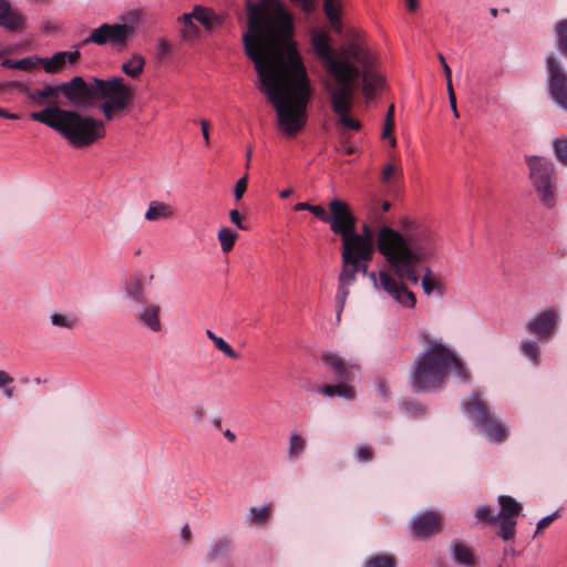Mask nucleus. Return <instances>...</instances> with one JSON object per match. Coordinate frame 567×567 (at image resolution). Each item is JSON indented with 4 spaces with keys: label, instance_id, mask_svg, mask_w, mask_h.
<instances>
[{
    "label": "nucleus",
    "instance_id": "obj_62",
    "mask_svg": "<svg viewBox=\"0 0 567 567\" xmlns=\"http://www.w3.org/2000/svg\"><path fill=\"white\" fill-rule=\"evenodd\" d=\"M361 236H369L370 238L373 239L372 237V233H371V229L368 225H364L363 228H362V234H360Z\"/></svg>",
    "mask_w": 567,
    "mask_h": 567
},
{
    "label": "nucleus",
    "instance_id": "obj_2",
    "mask_svg": "<svg viewBox=\"0 0 567 567\" xmlns=\"http://www.w3.org/2000/svg\"><path fill=\"white\" fill-rule=\"evenodd\" d=\"M437 248L435 233L423 224L411 223L402 231L382 226L377 235V249L389 269L369 272V262L358 260V274L368 275L377 289L385 291L398 303L414 308L416 299L405 281L416 285L420 280L417 267Z\"/></svg>",
    "mask_w": 567,
    "mask_h": 567
},
{
    "label": "nucleus",
    "instance_id": "obj_15",
    "mask_svg": "<svg viewBox=\"0 0 567 567\" xmlns=\"http://www.w3.org/2000/svg\"><path fill=\"white\" fill-rule=\"evenodd\" d=\"M546 63L550 94L554 101L567 111V75L553 55L547 58Z\"/></svg>",
    "mask_w": 567,
    "mask_h": 567
},
{
    "label": "nucleus",
    "instance_id": "obj_32",
    "mask_svg": "<svg viewBox=\"0 0 567 567\" xmlns=\"http://www.w3.org/2000/svg\"><path fill=\"white\" fill-rule=\"evenodd\" d=\"M125 291L128 298L137 303H146L144 287L140 279H132L126 284Z\"/></svg>",
    "mask_w": 567,
    "mask_h": 567
},
{
    "label": "nucleus",
    "instance_id": "obj_8",
    "mask_svg": "<svg viewBox=\"0 0 567 567\" xmlns=\"http://www.w3.org/2000/svg\"><path fill=\"white\" fill-rule=\"evenodd\" d=\"M143 13L140 10L130 11L122 20L123 23H103L91 31L82 44L96 45L111 44L117 48L126 47L128 40L135 35L136 28L142 23Z\"/></svg>",
    "mask_w": 567,
    "mask_h": 567
},
{
    "label": "nucleus",
    "instance_id": "obj_6",
    "mask_svg": "<svg viewBox=\"0 0 567 567\" xmlns=\"http://www.w3.org/2000/svg\"><path fill=\"white\" fill-rule=\"evenodd\" d=\"M311 45L321 60L326 71L336 82H357L360 76V68L351 61L349 44L340 52L334 51L330 45V38L327 33L313 31L311 33Z\"/></svg>",
    "mask_w": 567,
    "mask_h": 567
},
{
    "label": "nucleus",
    "instance_id": "obj_23",
    "mask_svg": "<svg viewBox=\"0 0 567 567\" xmlns=\"http://www.w3.org/2000/svg\"><path fill=\"white\" fill-rule=\"evenodd\" d=\"M161 307L158 305H147L136 317L137 321L154 332L162 330L159 319Z\"/></svg>",
    "mask_w": 567,
    "mask_h": 567
},
{
    "label": "nucleus",
    "instance_id": "obj_46",
    "mask_svg": "<svg viewBox=\"0 0 567 567\" xmlns=\"http://www.w3.org/2000/svg\"><path fill=\"white\" fill-rule=\"evenodd\" d=\"M393 130H394V121H384L382 138H384V140L389 138L390 145L392 147H395L396 140H395V137H393Z\"/></svg>",
    "mask_w": 567,
    "mask_h": 567
},
{
    "label": "nucleus",
    "instance_id": "obj_9",
    "mask_svg": "<svg viewBox=\"0 0 567 567\" xmlns=\"http://www.w3.org/2000/svg\"><path fill=\"white\" fill-rule=\"evenodd\" d=\"M349 53L351 61L362 71V91L367 99H373L383 89L384 78L373 70L374 58L367 47L359 42L349 43Z\"/></svg>",
    "mask_w": 567,
    "mask_h": 567
},
{
    "label": "nucleus",
    "instance_id": "obj_14",
    "mask_svg": "<svg viewBox=\"0 0 567 567\" xmlns=\"http://www.w3.org/2000/svg\"><path fill=\"white\" fill-rule=\"evenodd\" d=\"M498 504L501 506V511L497 514V520L499 523L498 536L504 540L513 539L516 533V518L523 507L520 503L508 495L499 496Z\"/></svg>",
    "mask_w": 567,
    "mask_h": 567
},
{
    "label": "nucleus",
    "instance_id": "obj_16",
    "mask_svg": "<svg viewBox=\"0 0 567 567\" xmlns=\"http://www.w3.org/2000/svg\"><path fill=\"white\" fill-rule=\"evenodd\" d=\"M411 533L416 538H427L443 529V518L440 513L426 511L417 514L411 520Z\"/></svg>",
    "mask_w": 567,
    "mask_h": 567
},
{
    "label": "nucleus",
    "instance_id": "obj_1",
    "mask_svg": "<svg viewBox=\"0 0 567 567\" xmlns=\"http://www.w3.org/2000/svg\"><path fill=\"white\" fill-rule=\"evenodd\" d=\"M246 54L255 63L259 90L276 110L279 131L297 135L307 124L311 97L310 79L293 41L290 14L281 7L268 17L260 4L248 6Z\"/></svg>",
    "mask_w": 567,
    "mask_h": 567
},
{
    "label": "nucleus",
    "instance_id": "obj_39",
    "mask_svg": "<svg viewBox=\"0 0 567 567\" xmlns=\"http://www.w3.org/2000/svg\"><path fill=\"white\" fill-rule=\"evenodd\" d=\"M522 352L528 359H530L535 364L539 362V347L535 341H523L520 344Z\"/></svg>",
    "mask_w": 567,
    "mask_h": 567
},
{
    "label": "nucleus",
    "instance_id": "obj_45",
    "mask_svg": "<svg viewBox=\"0 0 567 567\" xmlns=\"http://www.w3.org/2000/svg\"><path fill=\"white\" fill-rule=\"evenodd\" d=\"M355 457L359 462H369L373 458V450L368 445H359L355 451Z\"/></svg>",
    "mask_w": 567,
    "mask_h": 567
},
{
    "label": "nucleus",
    "instance_id": "obj_33",
    "mask_svg": "<svg viewBox=\"0 0 567 567\" xmlns=\"http://www.w3.org/2000/svg\"><path fill=\"white\" fill-rule=\"evenodd\" d=\"M306 449V440L298 433L292 432L289 436L288 455L290 458L298 457Z\"/></svg>",
    "mask_w": 567,
    "mask_h": 567
},
{
    "label": "nucleus",
    "instance_id": "obj_64",
    "mask_svg": "<svg viewBox=\"0 0 567 567\" xmlns=\"http://www.w3.org/2000/svg\"><path fill=\"white\" fill-rule=\"evenodd\" d=\"M291 194H292V189L286 188V189H282L279 195L281 198H288Z\"/></svg>",
    "mask_w": 567,
    "mask_h": 567
},
{
    "label": "nucleus",
    "instance_id": "obj_24",
    "mask_svg": "<svg viewBox=\"0 0 567 567\" xmlns=\"http://www.w3.org/2000/svg\"><path fill=\"white\" fill-rule=\"evenodd\" d=\"M321 360H322L324 367L331 373H333V375L339 381H349L350 373H349L344 362L339 357H337L336 354H332V353H328V354L322 355Z\"/></svg>",
    "mask_w": 567,
    "mask_h": 567
},
{
    "label": "nucleus",
    "instance_id": "obj_11",
    "mask_svg": "<svg viewBox=\"0 0 567 567\" xmlns=\"http://www.w3.org/2000/svg\"><path fill=\"white\" fill-rule=\"evenodd\" d=\"M354 83L355 82H338L339 86L330 93V103L332 111L339 117V125L359 131L361 123L349 115L353 105Z\"/></svg>",
    "mask_w": 567,
    "mask_h": 567
},
{
    "label": "nucleus",
    "instance_id": "obj_29",
    "mask_svg": "<svg viewBox=\"0 0 567 567\" xmlns=\"http://www.w3.org/2000/svg\"><path fill=\"white\" fill-rule=\"evenodd\" d=\"M173 216V209L165 203L151 202L148 209L145 213V219L154 221L161 218H169Z\"/></svg>",
    "mask_w": 567,
    "mask_h": 567
},
{
    "label": "nucleus",
    "instance_id": "obj_63",
    "mask_svg": "<svg viewBox=\"0 0 567 567\" xmlns=\"http://www.w3.org/2000/svg\"><path fill=\"white\" fill-rule=\"evenodd\" d=\"M251 155H252V148L249 146V147H247V151H246V166L247 167L249 166Z\"/></svg>",
    "mask_w": 567,
    "mask_h": 567
},
{
    "label": "nucleus",
    "instance_id": "obj_61",
    "mask_svg": "<svg viewBox=\"0 0 567 567\" xmlns=\"http://www.w3.org/2000/svg\"><path fill=\"white\" fill-rule=\"evenodd\" d=\"M224 435L229 442H234L236 440V435L230 430H226Z\"/></svg>",
    "mask_w": 567,
    "mask_h": 567
},
{
    "label": "nucleus",
    "instance_id": "obj_31",
    "mask_svg": "<svg viewBox=\"0 0 567 567\" xmlns=\"http://www.w3.org/2000/svg\"><path fill=\"white\" fill-rule=\"evenodd\" d=\"M194 17L192 16V13H184L183 16H181L178 18V22H181L183 24V28L181 30V33H182V37L184 39H194L196 37H198L199 34V29L198 27L194 23Z\"/></svg>",
    "mask_w": 567,
    "mask_h": 567
},
{
    "label": "nucleus",
    "instance_id": "obj_12",
    "mask_svg": "<svg viewBox=\"0 0 567 567\" xmlns=\"http://www.w3.org/2000/svg\"><path fill=\"white\" fill-rule=\"evenodd\" d=\"M342 239L341 258L346 262L358 264V260L371 261L374 255V243L369 236L354 231Z\"/></svg>",
    "mask_w": 567,
    "mask_h": 567
},
{
    "label": "nucleus",
    "instance_id": "obj_50",
    "mask_svg": "<svg viewBox=\"0 0 567 567\" xmlns=\"http://www.w3.org/2000/svg\"><path fill=\"white\" fill-rule=\"evenodd\" d=\"M439 60L443 66V70H444V74H445V78H446V86L452 84V71H451V68L449 66V64L446 63L445 61V58L440 53L439 54Z\"/></svg>",
    "mask_w": 567,
    "mask_h": 567
},
{
    "label": "nucleus",
    "instance_id": "obj_7",
    "mask_svg": "<svg viewBox=\"0 0 567 567\" xmlns=\"http://www.w3.org/2000/svg\"><path fill=\"white\" fill-rule=\"evenodd\" d=\"M462 406L473 417L478 432L491 442L502 443L508 437L507 426L489 410L480 391H473Z\"/></svg>",
    "mask_w": 567,
    "mask_h": 567
},
{
    "label": "nucleus",
    "instance_id": "obj_34",
    "mask_svg": "<svg viewBox=\"0 0 567 567\" xmlns=\"http://www.w3.org/2000/svg\"><path fill=\"white\" fill-rule=\"evenodd\" d=\"M237 237L238 235L231 229L226 227L221 228L218 231V240L220 243L221 250L224 252H229L233 249Z\"/></svg>",
    "mask_w": 567,
    "mask_h": 567
},
{
    "label": "nucleus",
    "instance_id": "obj_48",
    "mask_svg": "<svg viewBox=\"0 0 567 567\" xmlns=\"http://www.w3.org/2000/svg\"><path fill=\"white\" fill-rule=\"evenodd\" d=\"M310 213L313 214L322 223L328 224L330 214H328L321 205H311Z\"/></svg>",
    "mask_w": 567,
    "mask_h": 567
},
{
    "label": "nucleus",
    "instance_id": "obj_3",
    "mask_svg": "<svg viewBox=\"0 0 567 567\" xmlns=\"http://www.w3.org/2000/svg\"><path fill=\"white\" fill-rule=\"evenodd\" d=\"M60 90L73 105L87 106L102 100L100 109L107 121L123 114L134 100L133 87L121 76L107 80L92 78L90 81L74 76L71 81L60 84Z\"/></svg>",
    "mask_w": 567,
    "mask_h": 567
},
{
    "label": "nucleus",
    "instance_id": "obj_42",
    "mask_svg": "<svg viewBox=\"0 0 567 567\" xmlns=\"http://www.w3.org/2000/svg\"><path fill=\"white\" fill-rule=\"evenodd\" d=\"M477 520L487 524L497 523V515H494L489 506H480L475 511Z\"/></svg>",
    "mask_w": 567,
    "mask_h": 567
},
{
    "label": "nucleus",
    "instance_id": "obj_59",
    "mask_svg": "<svg viewBox=\"0 0 567 567\" xmlns=\"http://www.w3.org/2000/svg\"><path fill=\"white\" fill-rule=\"evenodd\" d=\"M181 534H182V537H183L185 540H188V539L190 538V535H192L190 529H189V527H188L187 525H185V526L182 528Z\"/></svg>",
    "mask_w": 567,
    "mask_h": 567
},
{
    "label": "nucleus",
    "instance_id": "obj_30",
    "mask_svg": "<svg viewBox=\"0 0 567 567\" xmlns=\"http://www.w3.org/2000/svg\"><path fill=\"white\" fill-rule=\"evenodd\" d=\"M39 56H27L20 60L6 59L1 62L3 68L29 71L39 65Z\"/></svg>",
    "mask_w": 567,
    "mask_h": 567
},
{
    "label": "nucleus",
    "instance_id": "obj_44",
    "mask_svg": "<svg viewBox=\"0 0 567 567\" xmlns=\"http://www.w3.org/2000/svg\"><path fill=\"white\" fill-rule=\"evenodd\" d=\"M554 148L557 158L560 162L567 164V138L555 141Z\"/></svg>",
    "mask_w": 567,
    "mask_h": 567
},
{
    "label": "nucleus",
    "instance_id": "obj_22",
    "mask_svg": "<svg viewBox=\"0 0 567 567\" xmlns=\"http://www.w3.org/2000/svg\"><path fill=\"white\" fill-rule=\"evenodd\" d=\"M23 24V18L11 9L7 0H0V25L9 31H16Z\"/></svg>",
    "mask_w": 567,
    "mask_h": 567
},
{
    "label": "nucleus",
    "instance_id": "obj_28",
    "mask_svg": "<svg viewBox=\"0 0 567 567\" xmlns=\"http://www.w3.org/2000/svg\"><path fill=\"white\" fill-rule=\"evenodd\" d=\"M452 551H453V558H454V561L460 564V565H465V566H473L474 563H475V557L473 555V553L471 551V549L457 542V540H454L452 543Z\"/></svg>",
    "mask_w": 567,
    "mask_h": 567
},
{
    "label": "nucleus",
    "instance_id": "obj_18",
    "mask_svg": "<svg viewBox=\"0 0 567 567\" xmlns=\"http://www.w3.org/2000/svg\"><path fill=\"white\" fill-rule=\"evenodd\" d=\"M358 274L357 264L351 262L348 264L346 260H342V267L339 275V284L336 293V308H337V318L340 319L341 312L344 309L347 298L349 296V287L355 281Z\"/></svg>",
    "mask_w": 567,
    "mask_h": 567
},
{
    "label": "nucleus",
    "instance_id": "obj_5",
    "mask_svg": "<svg viewBox=\"0 0 567 567\" xmlns=\"http://www.w3.org/2000/svg\"><path fill=\"white\" fill-rule=\"evenodd\" d=\"M30 118L58 132L75 148L90 146L106 134L103 121L58 105L32 112Z\"/></svg>",
    "mask_w": 567,
    "mask_h": 567
},
{
    "label": "nucleus",
    "instance_id": "obj_52",
    "mask_svg": "<svg viewBox=\"0 0 567 567\" xmlns=\"http://www.w3.org/2000/svg\"><path fill=\"white\" fill-rule=\"evenodd\" d=\"M229 218L233 224H235L239 229H246L247 227L243 225L241 217L238 210L233 209L229 213Z\"/></svg>",
    "mask_w": 567,
    "mask_h": 567
},
{
    "label": "nucleus",
    "instance_id": "obj_38",
    "mask_svg": "<svg viewBox=\"0 0 567 567\" xmlns=\"http://www.w3.org/2000/svg\"><path fill=\"white\" fill-rule=\"evenodd\" d=\"M556 35L559 51L567 55V19L561 20L556 25Z\"/></svg>",
    "mask_w": 567,
    "mask_h": 567
},
{
    "label": "nucleus",
    "instance_id": "obj_20",
    "mask_svg": "<svg viewBox=\"0 0 567 567\" xmlns=\"http://www.w3.org/2000/svg\"><path fill=\"white\" fill-rule=\"evenodd\" d=\"M81 54L75 51H60L51 58H40L39 65L41 64L47 73L54 74L60 72L65 64L74 63L80 59Z\"/></svg>",
    "mask_w": 567,
    "mask_h": 567
},
{
    "label": "nucleus",
    "instance_id": "obj_21",
    "mask_svg": "<svg viewBox=\"0 0 567 567\" xmlns=\"http://www.w3.org/2000/svg\"><path fill=\"white\" fill-rule=\"evenodd\" d=\"M190 13L194 19L208 31L221 25L224 22L221 16L217 14L214 10L202 6H195Z\"/></svg>",
    "mask_w": 567,
    "mask_h": 567
},
{
    "label": "nucleus",
    "instance_id": "obj_60",
    "mask_svg": "<svg viewBox=\"0 0 567 567\" xmlns=\"http://www.w3.org/2000/svg\"><path fill=\"white\" fill-rule=\"evenodd\" d=\"M384 121H394V105H390Z\"/></svg>",
    "mask_w": 567,
    "mask_h": 567
},
{
    "label": "nucleus",
    "instance_id": "obj_57",
    "mask_svg": "<svg viewBox=\"0 0 567 567\" xmlns=\"http://www.w3.org/2000/svg\"><path fill=\"white\" fill-rule=\"evenodd\" d=\"M293 209H295L296 212H301V210H308V212H310V209H311V204H309V203H298V204H296V205L293 206Z\"/></svg>",
    "mask_w": 567,
    "mask_h": 567
},
{
    "label": "nucleus",
    "instance_id": "obj_56",
    "mask_svg": "<svg viewBox=\"0 0 567 567\" xmlns=\"http://www.w3.org/2000/svg\"><path fill=\"white\" fill-rule=\"evenodd\" d=\"M449 101L451 109L456 106V96L453 90V84L447 85Z\"/></svg>",
    "mask_w": 567,
    "mask_h": 567
},
{
    "label": "nucleus",
    "instance_id": "obj_13",
    "mask_svg": "<svg viewBox=\"0 0 567 567\" xmlns=\"http://www.w3.org/2000/svg\"><path fill=\"white\" fill-rule=\"evenodd\" d=\"M329 210L328 224L333 234L343 238L355 231L357 218L348 203L333 198L329 202Z\"/></svg>",
    "mask_w": 567,
    "mask_h": 567
},
{
    "label": "nucleus",
    "instance_id": "obj_53",
    "mask_svg": "<svg viewBox=\"0 0 567 567\" xmlns=\"http://www.w3.org/2000/svg\"><path fill=\"white\" fill-rule=\"evenodd\" d=\"M200 127L205 144L209 143V123L206 120H200Z\"/></svg>",
    "mask_w": 567,
    "mask_h": 567
},
{
    "label": "nucleus",
    "instance_id": "obj_47",
    "mask_svg": "<svg viewBox=\"0 0 567 567\" xmlns=\"http://www.w3.org/2000/svg\"><path fill=\"white\" fill-rule=\"evenodd\" d=\"M247 184H248L247 175H244L236 182L234 195L237 200L241 199L243 195L247 190Z\"/></svg>",
    "mask_w": 567,
    "mask_h": 567
},
{
    "label": "nucleus",
    "instance_id": "obj_26",
    "mask_svg": "<svg viewBox=\"0 0 567 567\" xmlns=\"http://www.w3.org/2000/svg\"><path fill=\"white\" fill-rule=\"evenodd\" d=\"M341 381L339 384H326L320 389V392L324 396H341L348 400H353L355 392L352 386Z\"/></svg>",
    "mask_w": 567,
    "mask_h": 567
},
{
    "label": "nucleus",
    "instance_id": "obj_49",
    "mask_svg": "<svg viewBox=\"0 0 567 567\" xmlns=\"http://www.w3.org/2000/svg\"><path fill=\"white\" fill-rule=\"evenodd\" d=\"M227 543L226 542H218L214 548L209 551L208 557L210 560H215L219 554H223L227 551Z\"/></svg>",
    "mask_w": 567,
    "mask_h": 567
},
{
    "label": "nucleus",
    "instance_id": "obj_54",
    "mask_svg": "<svg viewBox=\"0 0 567 567\" xmlns=\"http://www.w3.org/2000/svg\"><path fill=\"white\" fill-rule=\"evenodd\" d=\"M13 379L3 370H0V388L11 383Z\"/></svg>",
    "mask_w": 567,
    "mask_h": 567
},
{
    "label": "nucleus",
    "instance_id": "obj_19",
    "mask_svg": "<svg viewBox=\"0 0 567 567\" xmlns=\"http://www.w3.org/2000/svg\"><path fill=\"white\" fill-rule=\"evenodd\" d=\"M557 312L555 310L544 311L534 317L527 323V330L540 340L549 339L556 330Z\"/></svg>",
    "mask_w": 567,
    "mask_h": 567
},
{
    "label": "nucleus",
    "instance_id": "obj_36",
    "mask_svg": "<svg viewBox=\"0 0 567 567\" xmlns=\"http://www.w3.org/2000/svg\"><path fill=\"white\" fill-rule=\"evenodd\" d=\"M401 173L398 171L395 165L386 164L381 173V182L390 186H395L399 181Z\"/></svg>",
    "mask_w": 567,
    "mask_h": 567
},
{
    "label": "nucleus",
    "instance_id": "obj_17",
    "mask_svg": "<svg viewBox=\"0 0 567 567\" xmlns=\"http://www.w3.org/2000/svg\"><path fill=\"white\" fill-rule=\"evenodd\" d=\"M14 87L34 105H43L49 102L52 105H56L59 95L61 94L60 85H45L41 89H31L23 82H14Z\"/></svg>",
    "mask_w": 567,
    "mask_h": 567
},
{
    "label": "nucleus",
    "instance_id": "obj_4",
    "mask_svg": "<svg viewBox=\"0 0 567 567\" xmlns=\"http://www.w3.org/2000/svg\"><path fill=\"white\" fill-rule=\"evenodd\" d=\"M424 349L411 365L410 382L416 393L441 389L451 372L467 380L462 360L441 339L422 336Z\"/></svg>",
    "mask_w": 567,
    "mask_h": 567
},
{
    "label": "nucleus",
    "instance_id": "obj_10",
    "mask_svg": "<svg viewBox=\"0 0 567 567\" xmlns=\"http://www.w3.org/2000/svg\"><path fill=\"white\" fill-rule=\"evenodd\" d=\"M529 177L540 199L547 207L556 204V177L553 164L542 157H533L528 161Z\"/></svg>",
    "mask_w": 567,
    "mask_h": 567
},
{
    "label": "nucleus",
    "instance_id": "obj_43",
    "mask_svg": "<svg viewBox=\"0 0 567 567\" xmlns=\"http://www.w3.org/2000/svg\"><path fill=\"white\" fill-rule=\"evenodd\" d=\"M214 344L219 351H221L228 358H238V353L223 338L219 337L218 339H216Z\"/></svg>",
    "mask_w": 567,
    "mask_h": 567
},
{
    "label": "nucleus",
    "instance_id": "obj_55",
    "mask_svg": "<svg viewBox=\"0 0 567 567\" xmlns=\"http://www.w3.org/2000/svg\"><path fill=\"white\" fill-rule=\"evenodd\" d=\"M0 117L8 118V120H19L20 115L17 113H10L6 109L0 107Z\"/></svg>",
    "mask_w": 567,
    "mask_h": 567
},
{
    "label": "nucleus",
    "instance_id": "obj_58",
    "mask_svg": "<svg viewBox=\"0 0 567 567\" xmlns=\"http://www.w3.org/2000/svg\"><path fill=\"white\" fill-rule=\"evenodd\" d=\"M405 2H406L408 10L411 12L415 11L419 6L417 0H405Z\"/></svg>",
    "mask_w": 567,
    "mask_h": 567
},
{
    "label": "nucleus",
    "instance_id": "obj_37",
    "mask_svg": "<svg viewBox=\"0 0 567 567\" xmlns=\"http://www.w3.org/2000/svg\"><path fill=\"white\" fill-rule=\"evenodd\" d=\"M422 288L426 295H431L433 291L441 293V284L433 277L430 269H426L422 278Z\"/></svg>",
    "mask_w": 567,
    "mask_h": 567
},
{
    "label": "nucleus",
    "instance_id": "obj_41",
    "mask_svg": "<svg viewBox=\"0 0 567 567\" xmlns=\"http://www.w3.org/2000/svg\"><path fill=\"white\" fill-rule=\"evenodd\" d=\"M78 317H69L61 313H54L51 316L52 324L61 328L72 329L78 323Z\"/></svg>",
    "mask_w": 567,
    "mask_h": 567
},
{
    "label": "nucleus",
    "instance_id": "obj_35",
    "mask_svg": "<svg viewBox=\"0 0 567 567\" xmlns=\"http://www.w3.org/2000/svg\"><path fill=\"white\" fill-rule=\"evenodd\" d=\"M395 559L391 555H375L365 560L364 567H394Z\"/></svg>",
    "mask_w": 567,
    "mask_h": 567
},
{
    "label": "nucleus",
    "instance_id": "obj_40",
    "mask_svg": "<svg viewBox=\"0 0 567 567\" xmlns=\"http://www.w3.org/2000/svg\"><path fill=\"white\" fill-rule=\"evenodd\" d=\"M271 507L269 505H265L260 508L251 507L250 508V518L251 522L256 525L265 524L270 515Z\"/></svg>",
    "mask_w": 567,
    "mask_h": 567
},
{
    "label": "nucleus",
    "instance_id": "obj_27",
    "mask_svg": "<svg viewBox=\"0 0 567 567\" xmlns=\"http://www.w3.org/2000/svg\"><path fill=\"white\" fill-rule=\"evenodd\" d=\"M145 58L138 53H133L132 56L123 62L122 71L132 79H137L144 71Z\"/></svg>",
    "mask_w": 567,
    "mask_h": 567
},
{
    "label": "nucleus",
    "instance_id": "obj_25",
    "mask_svg": "<svg viewBox=\"0 0 567 567\" xmlns=\"http://www.w3.org/2000/svg\"><path fill=\"white\" fill-rule=\"evenodd\" d=\"M340 0H324L323 11L329 20L331 28L337 32H342V23L340 19Z\"/></svg>",
    "mask_w": 567,
    "mask_h": 567
},
{
    "label": "nucleus",
    "instance_id": "obj_51",
    "mask_svg": "<svg viewBox=\"0 0 567 567\" xmlns=\"http://www.w3.org/2000/svg\"><path fill=\"white\" fill-rule=\"evenodd\" d=\"M556 518V514H553V515H548L544 518H542L538 523H537V528H536V533H539L542 532L543 529L547 528L553 522L554 519Z\"/></svg>",
    "mask_w": 567,
    "mask_h": 567
}]
</instances>
